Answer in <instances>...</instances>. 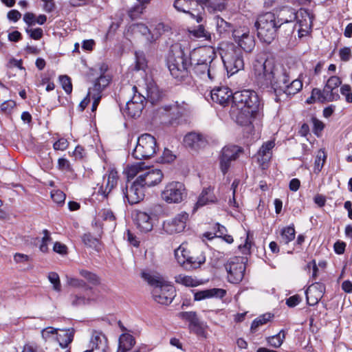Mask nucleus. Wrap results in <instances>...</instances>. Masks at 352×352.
Here are the masks:
<instances>
[{"mask_svg":"<svg viewBox=\"0 0 352 352\" xmlns=\"http://www.w3.org/2000/svg\"><path fill=\"white\" fill-rule=\"evenodd\" d=\"M253 67L258 86L274 96L276 102H281L283 94L292 98L302 89V81L298 78L290 82L289 72L272 56L258 57Z\"/></svg>","mask_w":352,"mask_h":352,"instance_id":"nucleus-1","label":"nucleus"},{"mask_svg":"<svg viewBox=\"0 0 352 352\" xmlns=\"http://www.w3.org/2000/svg\"><path fill=\"white\" fill-rule=\"evenodd\" d=\"M214 102L226 107L230 105V116L237 124L248 126L260 117L263 103L257 93L250 89L238 91L234 94L226 87L214 88L210 92Z\"/></svg>","mask_w":352,"mask_h":352,"instance_id":"nucleus-2","label":"nucleus"},{"mask_svg":"<svg viewBox=\"0 0 352 352\" xmlns=\"http://www.w3.org/2000/svg\"><path fill=\"white\" fill-rule=\"evenodd\" d=\"M199 52L194 50L187 53L180 44L172 45L166 58V64L172 76L179 81H185L192 76V73L197 76L207 74L208 78L213 80L216 75L215 55H201L196 58Z\"/></svg>","mask_w":352,"mask_h":352,"instance_id":"nucleus-3","label":"nucleus"},{"mask_svg":"<svg viewBox=\"0 0 352 352\" xmlns=\"http://www.w3.org/2000/svg\"><path fill=\"white\" fill-rule=\"evenodd\" d=\"M296 19L297 12L289 6L283 7L279 11L264 12L258 16L254 23L257 36L262 43L271 44L278 36L280 25Z\"/></svg>","mask_w":352,"mask_h":352,"instance_id":"nucleus-4","label":"nucleus"},{"mask_svg":"<svg viewBox=\"0 0 352 352\" xmlns=\"http://www.w3.org/2000/svg\"><path fill=\"white\" fill-rule=\"evenodd\" d=\"M234 40L237 43L238 46H232L227 51L222 60L228 74L232 76L244 68L243 51L251 52L255 47L254 37L248 33H243L241 35L236 34V31L233 32Z\"/></svg>","mask_w":352,"mask_h":352,"instance_id":"nucleus-5","label":"nucleus"},{"mask_svg":"<svg viewBox=\"0 0 352 352\" xmlns=\"http://www.w3.org/2000/svg\"><path fill=\"white\" fill-rule=\"evenodd\" d=\"M142 277L153 287L151 294L155 302L164 305H168L173 302L176 295L173 285L168 284L159 276L144 272L142 273Z\"/></svg>","mask_w":352,"mask_h":352,"instance_id":"nucleus-6","label":"nucleus"},{"mask_svg":"<svg viewBox=\"0 0 352 352\" xmlns=\"http://www.w3.org/2000/svg\"><path fill=\"white\" fill-rule=\"evenodd\" d=\"M158 149L156 139L149 133L138 137L137 144L132 151V156L139 160L151 158Z\"/></svg>","mask_w":352,"mask_h":352,"instance_id":"nucleus-7","label":"nucleus"},{"mask_svg":"<svg viewBox=\"0 0 352 352\" xmlns=\"http://www.w3.org/2000/svg\"><path fill=\"white\" fill-rule=\"evenodd\" d=\"M243 153V147L232 144H227L221 148L218 161L219 169L223 176L228 173L232 163L236 161Z\"/></svg>","mask_w":352,"mask_h":352,"instance_id":"nucleus-8","label":"nucleus"},{"mask_svg":"<svg viewBox=\"0 0 352 352\" xmlns=\"http://www.w3.org/2000/svg\"><path fill=\"white\" fill-rule=\"evenodd\" d=\"M188 196L185 185L179 182L168 183L162 191V199L168 204H179Z\"/></svg>","mask_w":352,"mask_h":352,"instance_id":"nucleus-9","label":"nucleus"},{"mask_svg":"<svg viewBox=\"0 0 352 352\" xmlns=\"http://www.w3.org/2000/svg\"><path fill=\"white\" fill-rule=\"evenodd\" d=\"M178 318L188 322V329L198 337L207 338L206 328L208 327L206 322L201 321L196 311H182L178 313Z\"/></svg>","mask_w":352,"mask_h":352,"instance_id":"nucleus-10","label":"nucleus"},{"mask_svg":"<svg viewBox=\"0 0 352 352\" xmlns=\"http://www.w3.org/2000/svg\"><path fill=\"white\" fill-rule=\"evenodd\" d=\"M146 187L137 177L132 183H126L122 192L124 199L130 205L139 203L144 199Z\"/></svg>","mask_w":352,"mask_h":352,"instance_id":"nucleus-11","label":"nucleus"},{"mask_svg":"<svg viewBox=\"0 0 352 352\" xmlns=\"http://www.w3.org/2000/svg\"><path fill=\"white\" fill-rule=\"evenodd\" d=\"M168 119L166 124L171 126H177L182 123V119L184 115L188 111V104L184 101L181 103L175 102L169 105H165L163 107Z\"/></svg>","mask_w":352,"mask_h":352,"instance_id":"nucleus-12","label":"nucleus"},{"mask_svg":"<svg viewBox=\"0 0 352 352\" xmlns=\"http://www.w3.org/2000/svg\"><path fill=\"white\" fill-rule=\"evenodd\" d=\"M188 217L189 214L186 212L177 214L174 218L164 223V230L170 234L183 232L186 226Z\"/></svg>","mask_w":352,"mask_h":352,"instance_id":"nucleus-13","label":"nucleus"},{"mask_svg":"<svg viewBox=\"0 0 352 352\" xmlns=\"http://www.w3.org/2000/svg\"><path fill=\"white\" fill-rule=\"evenodd\" d=\"M119 176L116 168H110L107 173L104 175L103 179H107L105 187L102 185L98 189V193L102 195L104 199H108L109 194L118 184Z\"/></svg>","mask_w":352,"mask_h":352,"instance_id":"nucleus-14","label":"nucleus"},{"mask_svg":"<svg viewBox=\"0 0 352 352\" xmlns=\"http://www.w3.org/2000/svg\"><path fill=\"white\" fill-rule=\"evenodd\" d=\"M137 177L146 188H149L159 184L164 177V174L160 169H149Z\"/></svg>","mask_w":352,"mask_h":352,"instance_id":"nucleus-15","label":"nucleus"},{"mask_svg":"<svg viewBox=\"0 0 352 352\" xmlns=\"http://www.w3.org/2000/svg\"><path fill=\"white\" fill-rule=\"evenodd\" d=\"M226 268L230 283H238L243 280L246 268L244 263L231 261L226 265Z\"/></svg>","mask_w":352,"mask_h":352,"instance_id":"nucleus-16","label":"nucleus"},{"mask_svg":"<svg viewBox=\"0 0 352 352\" xmlns=\"http://www.w3.org/2000/svg\"><path fill=\"white\" fill-rule=\"evenodd\" d=\"M194 300L200 301L206 298H216L222 299L226 295V290L221 288H211L204 290L192 289Z\"/></svg>","mask_w":352,"mask_h":352,"instance_id":"nucleus-17","label":"nucleus"},{"mask_svg":"<svg viewBox=\"0 0 352 352\" xmlns=\"http://www.w3.org/2000/svg\"><path fill=\"white\" fill-rule=\"evenodd\" d=\"M175 256L177 263L187 271L197 269L206 262V257L204 255L197 258L190 256L187 257V258H181L179 255H178V250H175Z\"/></svg>","mask_w":352,"mask_h":352,"instance_id":"nucleus-18","label":"nucleus"},{"mask_svg":"<svg viewBox=\"0 0 352 352\" xmlns=\"http://www.w3.org/2000/svg\"><path fill=\"white\" fill-rule=\"evenodd\" d=\"M184 144L192 149H199L207 144V140L200 133L190 132L187 133L183 140Z\"/></svg>","mask_w":352,"mask_h":352,"instance_id":"nucleus-19","label":"nucleus"},{"mask_svg":"<svg viewBox=\"0 0 352 352\" xmlns=\"http://www.w3.org/2000/svg\"><path fill=\"white\" fill-rule=\"evenodd\" d=\"M120 111L124 117L129 118H139L144 109L145 104L140 102H134V101H128L126 103L125 107L123 108L119 104Z\"/></svg>","mask_w":352,"mask_h":352,"instance_id":"nucleus-20","label":"nucleus"},{"mask_svg":"<svg viewBox=\"0 0 352 352\" xmlns=\"http://www.w3.org/2000/svg\"><path fill=\"white\" fill-rule=\"evenodd\" d=\"M217 201L218 199L214 194V188L211 186L204 188L198 197L194 210L203 207L207 204H215Z\"/></svg>","mask_w":352,"mask_h":352,"instance_id":"nucleus-21","label":"nucleus"},{"mask_svg":"<svg viewBox=\"0 0 352 352\" xmlns=\"http://www.w3.org/2000/svg\"><path fill=\"white\" fill-rule=\"evenodd\" d=\"M135 224L142 232H148L153 229V223L151 217L145 212L138 211L135 216Z\"/></svg>","mask_w":352,"mask_h":352,"instance_id":"nucleus-22","label":"nucleus"},{"mask_svg":"<svg viewBox=\"0 0 352 352\" xmlns=\"http://www.w3.org/2000/svg\"><path fill=\"white\" fill-rule=\"evenodd\" d=\"M89 348H94V349H100L102 350L108 349V340L104 334H103L102 332H99L97 331H94L89 344Z\"/></svg>","mask_w":352,"mask_h":352,"instance_id":"nucleus-23","label":"nucleus"},{"mask_svg":"<svg viewBox=\"0 0 352 352\" xmlns=\"http://www.w3.org/2000/svg\"><path fill=\"white\" fill-rule=\"evenodd\" d=\"M60 331V333H57L56 334V340L62 348H67L69 344L72 343L74 340L75 329L74 328H70Z\"/></svg>","mask_w":352,"mask_h":352,"instance_id":"nucleus-24","label":"nucleus"},{"mask_svg":"<svg viewBox=\"0 0 352 352\" xmlns=\"http://www.w3.org/2000/svg\"><path fill=\"white\" fill-rule=\"evenodd\" d=\"M215 21L216 30L220 36H225L229 33H232L234 31V26L232 23L226 21L223 18L219 16H215L214 18Z\"/></svg>","mask_w":352,"mask_h":352,"instance_id":"nucleus-25","label":"nucleus"},{"mask_svg":"<svg viewBox=\"0 0 352 352\" xmlns=\"http://www.w3.org/2000/svg\"><path fill=\"white\" fill-rule=\"evenodd\" d=\"M135 344L134 337L129 333H122L119 338L118 349L117 352H126Z\"/></svg>","mask_w":352,"mask_h":352,"instance_id":"nucleus-26","label":"nucleus"},{"mask_svg":"<svg viewBox=\"0 0 352 352\" xmlns=\"http://www.w3.org/2000/svg\"><path fill=\"white\" fill-rule=\"evenodd\" d=\"M175 282L189 287H195L204 283L202 280H199L192 276L184 274H179L176 276Z\"/></svg>","mask_w":352,"mask_h":352,"instance_id":"nucleus-27","label":"nucleus"},{"mask_svg":"<svg viewBox=\"0 0 352 352\" xmlns=\"http://www.w3.org/2000/svg\"><path fill=\"white\" fill-rule=\"evenodd\" d=\"M149 166L146 165L145 162H137L131 166H129L126 170L127 175V182L130 183L131 179H133L140 171L144 170L148 168Z\"/></svg>","mask_w":352,"mask_h":352,"instance_id":"nucleus-28","label":"nucleus"},{"mask_svg":"<svg viewBox=\"0 0 352 352\" xmlns=\"http://www.w3.org/2000/svg\"><path fill=\"white\" fill-rule=\"evenodd\" d=\"M287 330L281 329L277 334L267 338V344L274 348H279L285 339Z\"/></svg>","mask_w":352,"mask_h":352,"instance_id":"nucleus-29","label":"nucleus"},{"mask_svg":"<svg viewBox=\"0 0 352 352\" xmlns=\"http://www.w3.org/2000/svg\"><path fill=\"white\" fill-rule=\"evenodd\" d=\"M193 0H175L173 7L179 12L189 14L191 17H194L195 14L190 11V6Z\"/></svg>","mask_w":352,"mask_h":352,"instance_id":"nucleus-30","label":"nucleus"},{"mask_svg":"<svg viewBox=\"0 0 352 352\" xmlns=\"http://www.w3.org/2000/svg\"><path fill=\"white\" fill-rule=\"evenodd\" d=\"M81 239L85 245L93 248L97 252L100 250L99 240L94 237L90 232L83 234L81 236Z\"/></svg>","mask_w":352,"mask_h":352,"instance_id":"nucleus-31","label":"nucleus"},{"mask_svg":"<svg viewBox=\"0 0 352 352\" xmlns=\"http://www.w3.org/2000/svg\"><path fill=\"white\" fill-rule=\"evenodd\" d=\"M295 235L296 231L294 223L283 228L280 232V236L285 244H288L293 241L295 239Z\"/></svg>","mask_w":352,"mask_h":352,"instance_id":"nucleus-32","label":"nucleus"},{"mask_svg":"<svg viewBox=\"0 0 352 352\" xmlns=\"http://www.w3.org/2000/svg\"><path fill=\"white\" fill-rule=\"evenodd\" d=\"M274 317L273 314H271L270 313L265 314L262 316H260L259 317L254 319L251 324V331L252 332H256L257 330V328L263 324H266L267 322H269L272 318Z\"/></svg>","mask_w":352,"mask_h":352,"instance_id":"nucleus-33","label":"nucleus"},{"mask_svg":"<svg viewBox=\"0 0 352 352\" xmlns=\"http://www.w3.org/2000/svg\"><path fill=\"white\" fill-rule=\"evenodd\" d=\"M79 274L82 277L86 279L89 284L94 286H97L100 284V277L94 272L87 270H80Z\"/></svg>","mask_w":352,"mask_h":352,"instance_id":"nucleus-34","label":"nucleus"},{"mask_svg":"<svg viewBox=\"0 0 352 352\" xmlns=\"http://www.w3.org/2000/svg\"><path fill=\"white\" fill-rule=\"evenodd\" d=\"M135 69L137 71L145 70L147 67V60L143 51H136L135 52Z\"/></svg>","mask_w":352,"mask_h":352,"instance_id":"nucleus-35","label":"nucleus"},{"mask_svg":"<svg viewBox=\"0 0 352 352\" xmlns=\"http://www.w3.org/2000/svg\"><path fill=\"white\" fill-rule=\"evenodd\" d=\"M67 283L74 287L82 288L85 292H93V288L83 280L76 278H69L67 279Z\"/></svg>","mask_w":352,"mask_h":352,"instance_id":"nucleus-36","label":"nucleus"},{"mask_svg":"<svg viewBox=\"0 0 352 352\" xmlns=\"http://www.w3.org/2000/svg\"><path fill=\"white\" fill-rule=\"evenodd\" d=\"M294 21H288L280 25L279 34L283 37H290L295 31L296 25L292 24Z\"/></svg>","mask_w":352,"mask_h":352,"instance_id":"nucleus-37","label":"nucleus"},{"mask_svg":"<svg viewBox=\"0 0 352 352\" xmlns=\"http://www.w3.org/2000/svg\"><path fill=\"white\" fill-rule=\"evenodd\" d=\"M164 96L163 91L159 90L157 88L153 89L148 94V101L153 105H155L162 100Z\"/></svg>","mask_w":352,"mask_h":352,"instance_id":"nucleus-38","label":"nucleus"},{"mask_svg":"<svg viewBox=\"0 0 352 352\" xmlns=\"http://www.w3.org/2000/svg\"><path fill=\"white\" fill-rule=\"evenodd\" d=\"M275 143L274 141H268L264 143L258 151V154L261 156V161L264 163L265 161L269 160L267 155L270 153V151L274 148Z\"/></svg>","mask_w":352,"mask_h":352,"instance_id":"nucleus-39","label":"nucleus"},{"mask_svg":"<svg viewBox=\"0 0 352 352\" xmlns=\"http://www.w3.org/2000/svg\"><path fill=\"white\" fill-rule=\"evenodd\" d=\"M326 158L327 155L325 152L320 149L318 151L314 162V171L316 173H319L321 171Z\"/></svg>","mask_w":352,"mask_h":352,"instance_id":"nucleus-40","label":"nucleus"},{"mask_svg":"<svg viewBox=\"0 0 352 352\" xmlns=\"http://www.w3.org/2000/svg\"><path fill=\"white\" fill-rule=\"evenodd\" d=\"M227 3L226 2H219L214 0H210V3L207 8V10L210 13H214L216 12H222L226 10Z\"/></svg>","mask_w":352,"mask_h":352,"instance_id":"nucleus-41","label":"nucleus"},{"mask_svg":"<svg viewBox=\"0 0 352 352\" xmlns=\"http://www.w3.org/2000/svg\"><path fill=\"white\" fill-rule=\"evenodd\" d=\"M176 156L168 148H164L162 155L156 160V162L160 164L170 163L173 162Z\"/></svg>","mask_w":352,"mask_h":352,"instance_id":"nucleus-42","label":"nucleus"},{"mask_svg":"<svg viewBox=\"0 0 352 352\" xmlns=\"http://www.w3.org/2000/svg\"><path fill=\"white\" fill-rule=\"evenodd\" d=\"M57 168L59 170L63 172L73 173L74 168H72L69 161L65 157H60L58 160Z\"/></svg>","mask_w":352,"mask_h":352,"instance_id":"nucleus-43","label":"nucleus"},{"mask_svg":"<svg viewBox=\"0 0 352 352\" xmlns=\"http://www.w3.org/2000/svg\"><path fill=\"white\" fill-rule=\"evenodd\" d=\"M58 78L63 89L67 94H70L72 91V83L70 77L67 75H60Z\"/></svg>","mask_w":352,"mask_h":352,"instance_id":"nucleus-44","label":"nucleus"},{"mask_svg":"<svg viewBox=\"0 0 352 352\" xmlns=\"http://www.w3.org/2000/svg\"><path fill=\"white\" fill-rule=\"evenodd\" d=\"M144 8L142 3L136 4L128 11V15L131 20H135L140 16Z\"/></svg>","mask_w":352,"mask_h":352,"instance_id":"nucleus-45","label":"nucleus"},{"mask_svg":"<svg viewBox=\"0 0 352 352\" xmlns=\"http://www.w3.org/2000/svg\"><path fill=\"white\" fill-rule=\"evenodd\" d=\"M25 32L30 38L34 40H40L43 36V30L41 28H31L28 27L25 28Z\"/></svg>","mask_w":352,"mask_h":352,"instance_id":"nucleus-46","label":"nucleus"},{"mask_svg":"<svg viewBox=\"0 0 352 352\" xmlns=\"http://www.w3.org/2000/svg\"><path fill=\"white\" fill-rule=\"evenodd\" d=\"M311 121L313 123V133L317 136L320 137L322 131L324 128V124L319 120L316 117L313 116L311 118Z\"/></svg>","mask_w":352,"mask_h":352,"instance_id":"nucleus-47","label":"nucleus"},{"mask_svg":"<svg viewBox=\"0 0 352 352\" xmlns=\"http://www.w3.org/2000/svg\"><path fill=\"white\" fill-rule=\"evenodd\" d=\"M192 34L198 38L204 37L206 40H210V33L206 31L203 25H199L197 28L192 31Z\"/></svg>","mask_w":352,"mask_h":352,"instance_id":"nucleus-48","label":"nucleus"},{"mask_svg":"<svg viewBox=\"0 0 352 352\" xmlns=\"http://www.w3.org/2000/svg\"><path fill=\"white\" fill-rule=\"evenodd\" d=\"M310 289L315 290L314 293L318 294V298H322L324 294L325 293L326 287L325 285L322 283L315 282L313 283L311 286L309 287Z\"/></svg>","mask_w":352,"mask_h":352,"instance_id":"nucleus-49","label":"nucleus"},{"mask_svg":"<svg viewBox=\"0 0 352 352\" xmlns=\"http://www.w3.org/2000/svg\"><path fill=\"white\" fill-rule=\"evenodd\" d=\"M48 278L53 285L54 289L60 292L61 290V284L58 274L56 272H50L49 273Z\"/></svg>","mask_w":352,"mask_h":352,"instance_id":"nucleus-50","label":"nucleus"},{"mask_svg":"<svg viewBox=\"0 0 352 352\" xmlns=\"http://www.w3.org/2000/svg\"><path fill=\"white\" fill-rule=\"evenodd\" d=\"M342 84V80L337 76H331L325 84V87L333 90Z\"/></svg>","mask_w":352,"mask_h":352,"instance_id":"nucleus-51","label":"nucleus"},{"mask_svg":"<svg viewBox=\"0 0 352 352\" xmlns=\"http://www.w3.org/2000/svg\"><path fill=\"white\" fill-rule=\"evenodd\" d=\"M129 30L132 32H138L141 33L142 35H146L150 33V30L148 27L142 23H133L129 27Z\"/></svg>","mask_w":352,"mask_h":352,"instance_id":"nucleus-52","label":"nucleus"},{"mask_svg":"<svg viewBox=\"0 0 352 352\" xmlns=\"http://www.w3.org/2000/svg\"><path fill=\"white\" fill-rule=\"evenodd\" d=\"M52 200L58 204H63L66 198L65 194L60 190H53L51 192Z\"/></svg>","mask_w":352,"mask_h":352,"instance_id":"nucleus-53","label":"nucleus"},{"mask_svg":"<svg viewBox=\"0 0 352 352\" xmlns=\"http://www.w3.org/2000/svg\"><path fill=\"white\" fill-rule=\"evenodd\" d=\"M102 218L104 221L112 222L113 228L116 227V217L111 209H103L102 210Z\"/></svg>","mask_w":352,"mask_h":352,"instance_id":"nucleus-54","label":"nucleus"},{"mask_svg":"<svg viewBox=\"0 0 352 352\" xmlns=\"http://www.w3.org/2000/svg\"><path fill=\"white\" fill-rule=\"evenodd\" d=\"M72 305L73 306L85 305L89 304L91 299L82 296L74 295L72 296Z\"/></svg>","mask_w":352,"mask_h":352,"instance_id":"nucleus-55","label":"nucleus"},{"mask_svg":"<svg viewBox=\"0 0 352 352\" xmlns=\"http://www.w3.org/2000/svg\"><path fill=\"white\" fill-rule=\"evenodd\" d=\"M69 146V142L65 138H60L56 141L53 144V148L55 151H65Z\"/></svg>","mask_w":352,"mask_h":352,"instance_id":"nucleus-56","label":"nucleus"},{"mask_svg":"<svg viewBox=\"0 0 352 352\" xmlns=\"http://www.w3.org/2000/svg\"><path fill=\"white\" fill-rule=\"evenodd\" d=\"M309 292H311V289H310L309 288H308L305 291L307 303L309 306H314L315 305L318 303L319 300L321 298H318V294H315V295L314 296H309Z\"/></svg>","mask_w":352,"mask_h":352,"instance_id":"nucleus-57","label":"nucleus"},{"mask_svg":"<svg viewBox=\"0 0 352 352\" xmlns=\"http://www.w3.org/2000/svg\"><path fill=\"white\" fill-rule=\"evenodd\" d=\"M67 250L68 248L65 244L61 243L58 241L55 242L53 246V250L55 252L60 254L61 255L67 254Z\"/></svg>","mask_w":352,"mask_h":352,"instance_id":"nucleus-58","label":"nucleus"},{"mask_svg":"<svg viewBox=\"0 0 352 352\" xmlns=\"http://www.w3.org/2000/svg\"><path fill=\"white\" fill-rule=\"evenodd\" d=\"M301 301V297L298 294L286 298V305L289 307H294Z\"/></svg>","mask_w":352,"mask_h":352,"instance_id":"nucleus-59","label":"nucleus"},{"mask_svg":"<svg viewBox=\"0 0 352 352\" xmlns=\"http://www.w3.org/2000/svg\"><path fill=\"white\" fill-rule=\"evenodd\" d=\"M311 94L315 98L317 96L316 100L321 103H324L327 101V97L325 96L322 91L318 88H314L311 91Z\"/></svg>","mask_w":352,"mask_h":352,"instance_id":"nucleus-60","label":"nucleus"},{"mask_svg":"<svg viewBox=\"0 0 352 352\" xmlns=\"http://www.w3.org/2000/svg\"><path fill=\"white\" fill-rule=\"evenodd\" d=\"M351 55V49L348 47L341 48L339 51V56L341 60L346 62L349 60Z\"/></svg>","mask_w":352,"mask_h":352,"instance_id":"nucleus-61","label":"nucleus"},{"mask_svg":"<svg viewBox=\"0 0 352 352\" xmlns=\"http://www.w3.org/2000/svg\"><path fill=\"white\" fill-rule=\"evenodd\" d=\"M15 105L16 103L14 100H8L1 104L0 109L3 113H10Z\"/></svg>","mask_w":352,"mask_h":352,"instance_id":"nucleus-62","label":"nucleus"},{"mask_svg":"<svg viewBox=\"0 0 352 352\" xmlns=\"http://www.w3.org/2000/svg\"><path fill=\"white\" fill-rule=\"evenodd\" d=\"M23 21L30 28L36 24V15L32 12H27L23 16Z\"/></svg>","mask_w":352,"mask_h":352,"instance_id":"nucleus-63","label":"nucleus"},{"mask_svg":"<svg viewBox=\"0 0 352 352\" xmlns=\"http://www.w3.org/2000/svg\"><path fill=\"white\" fill-rule=\"evenodd\" d=\"M346 246L345 242L338 240L333 245L334 252L337 254H342L344 253Z\"/></svg>","mask_w":352,"mask_h":352,"instance_id":"nucleus-64","label":"nucleus"}]
</instances>
